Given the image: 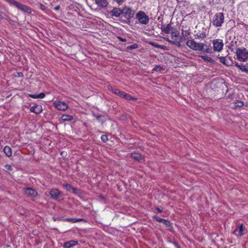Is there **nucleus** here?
<instances>
[{"label":"nucleus","mask_w":248,"mask_h":248,"mask_svg":"<svg viewBox=\"0 0 248 248\" xmlns=\"http://www.w3.org/2000/svg\"><path fill=\"white\" fill-rule=\"evenodd\" d=\"M135 11L130 7L125 6L122 9L121 21L123 23L129 24L130 20L133 17Z\"/></svg>","instance_id":"nucleus-1"},{"label":"nucleus","mask_w":248,"mask_h":248,"mask_svg":"<svg viewBox=\"0 0 248 248\" xmlns=\"http://www.w3.org/2000/svg\"><path fill=\"white\" fill-rule=\"evenodd\" d=\"M186 45L191 49L195 51H203L206 53H209L210 50L208 48H205L206 47V45L203 43H198L196 42L193 40H189L187 41Z\"/></svg>","instance_id":"nucleus-2"},{"label":"nucleus","mask_w":248,"mask_h":248,"mask_svg":"<svg viewBox=\"0 0 248 248\" xmlns=\"http://www.w3.org/2000/svg\"><path fill=\"white\" fill-rule=\"evenodd\" d=\"M171 34V38L172 39V40H170L167 37H163V39L166 40V41H168L170 43L175 45L178 47H181V41L180 40V34L179 31H171L170 32Z\"/></svg>","instance_id":"nucleus-3"},{"label":"nucleus","mask_w":248,"mask_h":248,"mask_svg":"<svg viewBox=\"0 0 248 248\" xmlns=\"http://www.w3.org/2000/svg\"><path fill=\"white\" fill-rule=\"evenodd\" d=\"M237 59L240 62H246L248 59V50L245 47H237L236 49Z\"/></svg>","instance_id":"nucleus-4"},{"label":"nucleus","mask_w":248,"mask_h":248,"mask_svg":"<svg viewBox=\"0 0 248 248\" xmlns=\"http://www.w3.org/2000/svg\"><path fill=\"white\" fill-rule=\"evenodd\" d=\"M7 2H8L11 5L15 6L18 9L26 12L27 13L30 14L31 12V9L29 7L22 4L18 2L15 0H5Z\"/></svg>","instance_id":"nucleus-5"},{"label":"nucleus","mask_w":248,"mask_h":248,"mask_svg":"<svg viewBox=\"0 0 248 248\" xmlns=\"http://www.w3.org/2000/svg\"><path fill=\"white\" fill-rule=\"evenodd\" d=\"M224 16L222 13H217L214 16L213 24L216 27H220L224 22Z\"/></svg>","instance_id":"nucleus-6"},{"label":"nucleus","mask_w":248,"mask_h":248,"mask_svg":"<svg viewBox=\"0 0 248 248\" xmlns=\"http://www.w3.org/2000/svg\"><path fill=\"white\" fill-rule=\"evenodd\" d=\"M136 17L139 22L142 24L146 25L148 23L149 18L143 11H139L136 14Z\"/></svg>","instance_id":"nucleus-7"},{"label":"nucleus","mask_w":248,"mask_h":248,"mask_svg":"<svg viewBox=\"0 0 248 248\" xmlns=\"http://www.w3.org/2000/svg\"><path fill=\"white\" fill-rule=\"evenodd\" d=\"M181 36L180 37V40L181 42L186 40V37H187L191 34V30L190 27L187 28L184 25L181 28Z\"/></svg>","instance_id":"nucleus-8"},{"label":"nucleus","mask_w":248,"mask_h":248,"mask_svg":"<svg viewBox=\"0 0 248 248\" xmlns=\"http://www.w3.org/2000/svg\"><path fill=\"white\" fill-rule=\"evenodd\" d=\"M223 43L221 39H216L213 41V48L215 51H220L223 48Z\"/></svg>","instance_id":"nucleus-9"},{"label":"nucleus","mask_w":248,"mask_h":248,"mask_svg":"<svg viewBox=\"0 0 248 248\" xmlns=\"http://www.w3.org/2000/svg\"><path fill=\"white\" fill-rule=\"evenodd\" d=\"M25 194L30 197L34 198L38 195L37 192L34 189L31 187L24 188Z\"/></svg>","instance_id":"nucleus-10"},{"label":"nucleus","mask_w":248,"mask_h":248,"mask_svg":"<svg viewBox=\"0 0 248 248\" xmlns=\"http://www.w3.org/2000/svg\"><path fill=\"white\" fill-rule=\"evenodd\" d=\"M54 104L55 107L60 110H65L68 107L67 104L63 101L56 102Z\"/></svg>","instance_id":"nucleus-11"},{"label":"nucleus","mask_w":248,"mask_h":248,"mask_svg":"<svg viewBox=\"0 0 248 248\" xmlns=\"http://www.w3.org/2000/svg\"><path fill=\"white\" fill-rule=\"evenodd\" d=\"M162 32L166 34H169L170 33L173 28L171 26V23H170L166 25H161L160 28Z\"/></svg>","instance_id":"nucleus-12"},{"label":"nucleus","mask_w":248,"mask_h":248,"mask_svg":"<svg viewBox=\"0 0 248 248\" xmlns=\"http://www.w3.org/2000/svg\"><path fill=\"white\" fill-rule=\"evenodd\" d=\"M110 15L112 16L116 17H121L122 16V9L118 8H113V9L109 12Z\"/></svg>","instance_id":"nucleus-13"},{"label":"nucleus","mask_w":248,"mask_h":248,"mask_svg":"<svg viewBox=\"0 0 248 248\" xmlns=\"http://www.w3.org/2000/svg\"><path fill=\"white\" fill-rule=\"evenodd\" d=\"M244 226L243 224H240L238 227L233 231V233L236 236H241L243 235Z\"/></svg>","instance_id":"nucleus-14"},{"label":"nucleus","mask_w":248,"mask_h":248,"mask_svg":"<svg viewBox=\"0 0 248 248\" xmlns=\"http://www.w3.org/2000/svg\"><path fill=\"white\" fill-rule=\"evenodd\" d=\"M153 218H155L157 222L162 223L166 227H170L171 225V223L169 220L161 218L157 216H154Z\"/></svg>","instance_id":"nucleus-15"},{"label":"nucleus","mask_w":248,"mask_h":248,"mask_svg":"<svg viewBox=\"0 0 248 248\" xmlns=\"http://www.w3.org/2000/svg\"><path fill=\"white\" fill-rule=\"evenodd\" d=\"M49 194L52 198L57 199L60 196L61 192L58 189L54 188L50 191Z\"/></svg>","instance_id":"nucleus-16"},{"label":"nucleus","mask_w":248,"mask_h":248,"mask_svg":"<svg viewBox=\"0 0 248 248\" xmlns=\"http://www.w3.org/2000/svg\"><path fill=\"white\" fill-rule=\"evenodd\" d=\"M42 107L39 105L33 106L30 108V111L36 114H40L42 112Z\"/></svg>","instance_id":"nucleus-17"},{"label":"nucleus","mask_w":248,"mask_h":248,"mask_svg":"<svg viewBox=\"0 0 248 248\" xmlns=\"http://www.w3.org/2000/svg\"><path fill=\"white\" fill-rule=\"evenodd\" d=\"M63 221L71 222L72 223H76V222L83 221H84L85 222L86 221L84 218H65L63 219Z\"/></svg>","instance_id":"nucleus-18"},{"label":"nucleus","mask_w":248,"mask_h":248,"mask_svg":"<svg viewBox=\"0 0 248 248\" xmlns=\"http://www.w3.org/2000/svg\"><path fill=\"white\" fill-rule=\"evenodd\" d=\"M95 3L99 7L102 8L106 7L108 4L107 0H95Z\"/></svg>","instance_id":"nucleus-19"},{"label":"nucleus","mask_w":248,"mask_h":248,"mask_svg":"<svg viewBox=\"0 0 248 248\" xmlns=\"http://www.w3.org/2000/svg\"><path fill=\"white\" fill-rule=\"evenodd\" d=\"M78 244V242L76 241L71 240L66 242L64 243L63 247L65 248H70L73 246H76Z\"/></svg>","instance_id":"nucleus-20"},{"label":"nucleus","mask_w":248,"mask_h":248,"mask_svg":"<svg viewBox=\"0 0 248 248\" xmlns=\"http://www.w3.org/2000/svg\"><path fill=\"white\" fill-rule=\"evenodd\" d=\"M121 97L122 98H124L127 100H136L137 98L132 96L129 94L125 93L124 92L122 93L121 94Z\"/></svg>","instance_id":"nucleus-21"},{"label":"nucleus","mask_w":248,"mask_h":248,"mask_svg":"<svg viewBox=\"0 0 248 248\" xmlns=\"http://www.w3.org/2000/svg\"><path fill=\"white\" fill-rule=\"evenodd\" d=\"M150 44L156 48H160L163 50H168V48L166 46L160 45L155 42H150Z\"/></svg>","instance_id":"nucleus-22"},{"label":"nucleus","mask_w":248,"mask_h":248,"mask_svg":"<svg viewBox=\"0 0 248 248\" xmlns=\"http://www.w3.org/2000/svg\"><path fill=\"white\" fill-rule=\"evenodd\" d=\"M3 152H4L5 155L7 156H8V157L11 156L12 155V150H11V148L9 146H6L4 148Z\"/></svg>","instance_id":"nucleus-23"},{"label":"nucleus","mask_w":248,"mask_h":248,"mask_svg":"<svg viewBox=\"0 0 248 248\" xmlns=\"http://www.w3.org/2000/svg\"><path fill=\"white\" fill-rule=\"evenodd\" d=\"M206 36V34L205 31H203L202 32L200 33L198 32L195 35V38H201V39H203Z\"/></svg>","instance_id":"nucleus-24"},{"label":"nucleus","mask_w":248,"mask_h":248,"mask_svg":"<svg viewBox=\"0 0 248 248\" xmlns=\"http://www.w3.org/2000/svg\"><path fill=\"white\" fill-rule=\"evenodd\" d=\"M73 119V117L69 115H63L62 116V120L64 121H70Z\"/></svg>","instance_id":"nucleus-25"},{"label":"nucleus","mask_w":248,"mask_h":248,"mask_svg":"<svg viewBox=\"0 0 248 248\" xmlns=\"http://www.w3.org/2000/svg\"><path fill=\"white\" fill-rule=\"evenodd\" d=\"M219 62L224 65H226L227 66H230L231 64L229 63V62L227 61L226 57H219Z\"/></svg>","instance_id":"nucleus-26"},{"label":"nucleus","mask_w":248,"mask_h":248,"mask_svg":"<svg viewBox=\"0 0 248 248\" xmlns=\"http://www.w3.org/2000/svg\"><path fill=\"white\" fill-rule=\"evenodd\" d=\"M131 156L135 160L139 161L141 159V155L137 153H132Z\"/></svg>","instance_id":"nucleus-27"},{"label":"nucleus","mask_w":248,"mask_h":248,"mask_svg":"<svg viewBox=\"0 0 248 248\" xmlns=\"http://www.w3.org/2000/svg\"><path fill=\"white\" fill-rule=\"evenodd\" d=\"M111 91L112 92V93L116 94H117L119 96H121V94L122 93H123V92L120 91L119 90L117 89H111Z\"/></svg>","instance_id":"nucleus-28"},{"label":"nucleus","mask_w":248,"mask_h":248,"mask_svg":"<svg viewBox=\"0 0 248 248\" xmlns=\"http://www.w3.org/2000/svg\"><path fill=\"white\" fill-rule=\"evenodd\" d=\"M201 57L202 58V59L207 61V62H212L213 61V60L212 58L207 56H202Z\"/></svg>","instance_id":"nucleus-29"},{"label":"nucleus","mask_w":248,"mask_h":248,"mask_svg":"<svg viewBox=\"0 0 248 248\" xmlns=\"http://www.w3.org/2000/svg\"><path fill=\"white\" fill-rule=\"evenodd\" d=\"M138 47V45L137 44H134L130 46H127V49H136Z\"/></svg>","instance_id":"nucleus-30"},{"label":"nucleus","mask_w":248,"mask_h":248,"mask_svg":"<svg viewBox=\"0 0 248 248\" xmlns=\"http://www.w3.org/2000/svg\"><path fill=\"white\" fill-rule=\"evenodd\" d=\"M64 186L66 188V189L69 191H71V190L73 188V186L69 184H66L64 185Z\"/></svg>","instance_id":"nucleus-31"},{"label":"nucleus","mask_w":248,"mask_h":248,"mask_svg":"<svg viewBox=\"0 0 248 248\" xmlns=\"http://www.w3.org/2000/svg\"><path fill=\"white\" fill-rule=\"evenodd\" d=\"M14 75L15 77H23L24 75L21 72H15L14 74Z\"/></svg>","instance_id":"nucleus-32"},{"label":"nucleus","mask_w":248,"mask_h":248,"mask_svg":"<svg viewBox=\"0 0 248 248\" xmlns=\"http://www.w3.org/2000/svg\"><path fill=\"white\" fill-rule=\"evenodd\" d=\"M161 69V66L160 65H156L154 67L153 70L155 71L158 72L160 71Z\"/></svg>","instance_id":"nucleus-33"},{"label":"nucleus","mask_w":248,"mask_h":248,"mask_svg":"<svg viewBox=\"0 0 248 248\" xmlns=\"http://www.w3.org/2000/svg\"><path fill=\"white\" fill-rule=\"evenodd\" d=\"M101 139L102 141L105 142H106L107 141H108V137L106 135H102L101 136Z\"/></svg>","instance_id":"nucleus-34"},{"label":"nucleus","mask_w":248,"mask_h":248,"mask_svg":"<svg viewBox=\"0 0 248 248\" xmlns=\"http://www.w3.org/2000/svg\"><path fill=\"white\" fill-rule=\"evenodd\" d=\"M239 69L243 72H248V67L246 66H241Z\"/></svg>","instance_id":"nucleus-35"},{"label":"nucleus","mask_w":248,"mask_h":248,"mask_svg":"<svg viewBox=\"0 0 248 248\" xmlns=\"http://www.w3.org/2000/svg\"><path fill=\"white\" fill-rule=\"evenodd\" d=\"M244 105V103L242 101H240L238 102L235 105V107H241Z\"/></svg>","instance_id":"nucleus-36"},{"label":"nucleus","mask_w":248,"mask_h":248,"mask_svg":"<svg viewBox=\"0 0 248 248\" xmlns=\"http://www.w3.org/2000/svg\"><path fill=\"white\" fill-rule=\"evenodd\" d=\"M94 116L96 117L97 121L99 122H103V121L101 120V118L102 117V116L101 115H95Z\"/></svg>","instance_id":"nucleus-37"},{"label":"nucleus","mask_w":248,"mask_h":248,"mask_svg":"<svg viewBox=\"0 0 248 248\" xmlns=\"http://www.w3.org/2000/svg\"><path fill=\"white\" fill-rule=\"evenodd\" d=\"M79 190L75 187H73L72 189L71 190V192L74 194H77Z\"/></svg>","instance_id":"nucleus-38"},{"label":"nucleus","mask_w":248,"mask_h":248,"mask_svg":"<svg viewBox=\"0 0 248 248\" xmlns=\"http://www.w3.org/2000/svg\"><path fill=\"white\" fill-rule=\"evenodd\" d=\"M63 218L61 217H53V219L56 221H60V220H63Z\"/></svg>","instance_id":"nucleus-39"},{"label":"nucleus","mask_w":248,"mask_h":248,"mask_svg":"<svg viewBox=\"0 0 248 248\" xmlns=\"http://www.w3.org/2000/svg\"><path fill=\"white\" fill-rule=\"evenodd\" d=\"M29 96H30L31 98H34V99L38 98V94H30L29 95Z\"/></svg>","instance_id":"nucleus-40"},{"label":"nucleus","mask_w":248,"mask_h":248,"mask_svg":"<svg viewBox=\"0 0 248 248\" xmlns=\"http://www.w3.org/2000/svg\"><path fill=\"white\" fill-rule=\"evenodd\" d=\"M5 168L8 170H12V167L10 165L7 164L5 166Z\"/></svg>","instance_id":"nucleus-41"},{"label":"nucleus","mask_w":248,"mask_h":248,"mask_svg":"<svg viewBox=\"0 0 248 248\" xmlns=\"http://www.w3.org/2000/svg\"><path fill=\"white\" fill-rule=\"evenodd\" d=\"M38 98H43L45 96V94L43 93H41L40 94H38Z\"/></svg>","instance_id":"nucleus-42"},{"label":"nucleus","mask_w":248,"mask_h":248,"mask_svg":"<svg viewBox=\"0 0 248 248\" xmlns=\"http://www.w3.org/2000/svg\"><path fill=\"white\" fill-rule=\"evenodd\" d=\"M117 38L121 41L122 42H125L126 41V39L125 38H123L121 37H120V36H118L117 37Z\"/></svg>","instance_id":"nucleus-43"},{"label":"nucleus","mask_w":248,"mask_h":248,"mask_svg":"<svg viewBox=\"0 0 248 248\" xmlns=\"http://www.w3.org/2000/svg\"><path fill=\"white\" fill-rule=\"evenodd\" d=\"M173 245L175 246V247L177 248H180V246L179 245V244L175 241H174L173 242Z\"/></svg>","instance_id":"nucleus-44"},{"label":"nucleus","mask_w":248,"mask_h":248,"mask_svg":"<svg viewBox=\"0 0 248 248\" xmlns=\"http://www.w3.org/2000/svg\"><path fill=\"white\" fill-rule=\"evenodd\" d=\"M46 7L44 5H43L42 4H40V9L42 10H45L46 9Z\"/></svg>","instance_id":"nucleus-45"},{"label":"nucleus","mask_w":248,"mask_h":248,"mask_svg":"<svg viewBox=\"0 0 248 248\" xmlns=\"http://www.w3.org/2000/svg\"><path fill=\"white\" fill-rule=\"evenodd\" d=\"M155 210L158 212V213H161L162 212V210H161L159 207H156L155 208Z\"/></svg>","instance_id":"nucleus-46"},{"label":"nucleus","mask_w":248,"mask_h":248,"mask_svg":"<svg viewBox=\"0 0 248 248\" xmlns=\"http://www.w3.org/2000/svg\"><path fill=\"white\" fill-rule=\"evenodd\" d=\"M60 9V6L58 5L54 8V10L55 11H58Z\"/></svg>","instance_id":"nucleus-47"},{"label":"nucleus","mask_w":248,"mask_h":248,"mask_svg":"<svg viewBox=\"0 0 248 248\" xmlns=\"http://www.w3.org/2000/svg\"><path fill=\"white\" fill-rule=\"evenodd\" d=\"M234 65L238 68H240V67H241V65H239V64L238 63V62H234Z\"/></svg>","instance_id":"nucleus-48"},{"label":"nucleus","mask_w":248,"mask_h":248,"mask_svg":"<svg viewBox=\"0 0 248 248\" xmlns=\"http://www.w3.org/2000/svg\"><path fill=\"white\" fill-rule=\"evenodd\" d=\"M108 90H110V91H111V89H113L112 88V86H108Z\"/></svg>","instance_id":"nucleus-49"}]
</instances>
